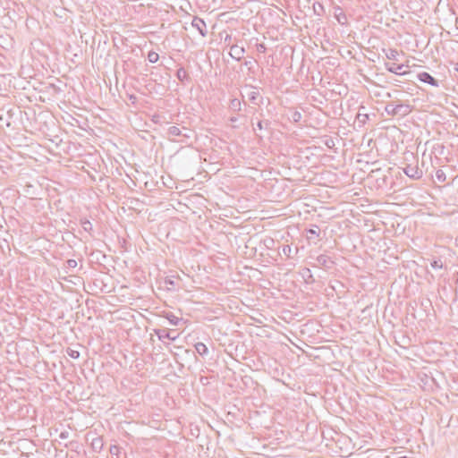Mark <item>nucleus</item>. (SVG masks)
Returning a JSON list of instances; mask_svg holds the SVG:
<instances>
[{
  "instance_id": "nucleus-1",
  "label": "nucleus",
  "mask_w": 458,
  "mask_h": 458,
  "mask_svg": "<svg viewBox=\"0 0 458 458\" xmlns=\"http://www.w3.org/2000/svg\"><path fill=\"white\" fill-rule=\"evenodd\" d=\"M411 159L413 161V164H406V165L403 168V173L411 179L419 180L422 177L423 172L419 167L418 159L412 153H410L408 157H405L406 161H410Z\"/></svg>"
},
{
  "instance_id": "nucleus-2",
  "label": "nucleus",
  "mask_w": 458,
  "mask_h": 458,
  "mask_svg": "<svg viewBox=\"0 0 458 458\" xmlns=\"http://www.w3.org/2000/svg\"><path fill=\"white\" fill-rule=\"evenodd\" d=\"M192 131L187 127L184 126H170L167 130V135L171 140H177V137H182L185 139H190L192 136Z\"/></svg>"
},
{
  "instance_id": "nucleus-3",
  "label": "nucleus",
  "mask_w": 458,
  "mask_h": 458,
  "mask_svg": "<svg viewBox=\"0 0 458 458\" xmlns=\"http://www.w3.org/2000/svg\"><path fill=\"white\" fill-rule=\"evenodd\" d=\"M411 111V106L402 103L400 100H395L394 116L402 118L408 115Z\"/></svg>"
},
{
  "instance_id": "nucleus-4",
  "label": "nucleus",
  "mask_w": 458,
  "mask_h": 458,
  "mask_svg": "<svg viewBox=\"0 0 458 458\" xmlns=\"http://www.w3.org/2000/svg\"><path fill=\"white\" fill-rule=\"evenodd\" d=\"M191 26L195 28L202 37H205L208 34L207 25L203 19L195 16L192 19Z\"/></svg>"
},
{
  "instance_id": "nucleus-5",
  "label": "nucleus",
  "mask_w": 458,
  "mask_h": 458,
  "mask_svg": "<svg viewBox=\"0 0 458 458\" xmlns=\"http://www.w3.org/2000/svg\"><path fill=\"white\" fill-rule=\"evenodd\" d=\"M250 88V92L247 93V97L249 100L253 104L259 106L261 104L262 97L259 92L257 90V88L254 86H248Z\"/></svg>"
},
{
  "instance_id": "nucleus-6",
  "label": "nucleus",
  "mask_w": 458,
  "mask_h": 458,
  "mask_svg": "<svg viewBox=\"0 0 458 458\" xmlns=\"http://www.w3.org/2000/svg\"><path fill=\"white\" fill-rule=\"evenodd\" d=\"M156 334L160 340L169 339L174 341L178 337V335L175 334L174 330L159 329L156 330Z\"/></svg>"
},
{
  "instance_id": "nucleus-7",
  "label": "nucleus",
  "mask_w": 458,
  "mask_h": 458,
  "mask_svg": "<svg viewBox=\"0 0 458 458\" xmlns=\"http://www.w3.org/2000/svg\"><path fill=\"white\" fill-rule=\"evenodd\" d=\"M417 77L422 82L428 83L434 87L438 86V81L427 72L419 73Z\"/></svg>"
},
{
  "instance_id": "nucleus-8",
  "label": "nucleus",
  "mask_w": 458,
  "mask_h": 458,
  "mask_svg": "<svg viewBox=\"0 0 458 458\" xmlns=\"http://www.w3.org/2000/svg\"><path fill=\"white\" fill-rule=\"evenodd\" d=\"M386 68L388 72L398 74V75H404L407 73L406 71H403L404 65L403 64H386Z\"/></svg>"
},
{
  "instance_id": "nucleus-9",
  "label": "nucleus",
  "mask_w": 458,
  "mask_h": 458,
  "mask_svg": "<svg viewBox=\"0 0 458 458\" xmlns=\"http://www.w3.org/2000/svg\"><path fill=\"white\" fill-rule=\"evenodd\" d=\"M245 49L242 47L233 45L230 49V55L235 60H241L243 57Z\"/></svg>"
},
{
  "instance_id": "nucleus-10",
  "label": "nucleus",
  "mask_w": 458,
  "mask_h": 458,
  "mask_svg": "<svg viewBox=\"0 0 458 458\" xmlns=\"http://www.w3.org/2000/svg\"><path fill=\"white\" fill-rule=\"evenodd\" d=\"M316 260H317L318 266L323 267L326 268H331L332 266L334 265V261L328 256L324 255V254L318 256Z\"/></svg>"
},
{
  "instance_id": "nucleus-11",
  "label": "nucleus",
  "mask_w": 458,
  "mask_h": 458,
  "mask_svg": "<svg viewBox=\"0 0 458 458\" xmlns=\"http://www.w3.org/2000/svg\"><path fill=\"white\" fill-rule=\"evenodd\" d=\"M90 446L93 452L100 453L104 447V441L101 437H95L91 439Z\"/></svg>"
},
{
  "instance_id": "nucleus-12",
  "label": "nucleus",
  "mask_w": 458,
  "mask_h": 458,
  "mask_svg": "<svg viewBox=\"0 0 458 458\" xmlns=\"http://www.w3.org/2000/svg\"><path fill=\"white\" fill-rule=\"evenodd\" d=\"M109 452L112 455V458H125L126 457L125 453H123V454L122 455L121 447L116 445H111L109 448Z\"/></svg>"
},
{
  "instance_id": "nucleus-13",
  "label": "nucleus",
  "mask_w": 458,
  "mask_h": 458,
  "mask_svg": "<svg viewBox=\"0 0 458 458\" xmlns=\"http://www.w3.org/2000/svg\"><path fill=\"white\" fill-rule=\"evenodd\" d=\"M176 77L177 79L182 81V82H184L185 81H189L190 77L188 75V72H186V70L182 67L179 68L176 72Z\"/></svg>"
},
{
  "instance_id": "nucleus-14",
  "label": "nucleus",
  "mask_w": 458,
  "mask_h": 458,
  "mask_svg": "<svg viewBox=\"0 0 458 458\" xmlns=\"http://www.w3.org/2000/svg\"><path fill=\"white\" fill-rule=\"evenodd\" d=\"M229 107L233 112H240L242 109V102L238 98H233L230 101Z\"/></svg>"
},
{
  "instance_id": "nucleus-15",
  "label": "nucleus",
  "mask_w": 458,
  "mask_h": 458,
  "mask_svg": "<svg viewBox=\"0 0 458 458\" xmlns=\"http://www.w3.org/2000/svg\"><path fill=\"white\" fill-rule=\"evenodd\" d=\"M195 349H196L197 352L201 356L206 355L208 352V347L203 343H197L195 344Z\"/></svg>"
},
{
  "instance_id": "nucleus-16",
  "label": "nucleus",
  "mask_w": 458,
  "mask_h": 458,
  "mask_svg": "<svg viewBox=\"0 0 458 458\" xmlns=\"http://www.w3.org/2000/svg\"><path fill=\"white\" fill-rule=\"evenodd\" d=\"M320 233V229L318 225H313L311 228L307 230L308 238L311 239L312 236H318Z\"/></svg>"
},
{
  "instance_id": "nucleus-17",
  "label": "nucleus",
  "mask_w": 458,
  "mask_h": 458,
  "mask_svg": "<svg viewBox=\"0 0 458 458\" xmlns=\"http://www.w3.org/2000/svg\"><path fill=\"white\" fill-rule=\"evenodd\" d=\"M397 55H398V51L396 49L389 48L386 51V56L387 59L396 60Z\"/></svg>"
},
{
  "instance_id": "nucleus-18",
  "label": "nucleus",
  "mask_w": 458,
  "mask_h": 458,
  "mask_svg": "<svg viewBox=\"0 0 458 458\" xmlns=\"http://www.w3.org/2000/svg\"><path fill=\"white\" fill-rule=\"evenodd\" d=\"M394 104H395V101H392V102L387 103L385 106V112L388 115L393 116V117H394Z\"/></svg>"
},
{
  "instance_id": "nucleus-19",
  "label": "nucleus",
  "mask_w": 458,
  "mask_h": 458,
  "mask_svg": "<svg viewBox=\"0 0 458 458\" xmlns=\"http://www.w3.org/2000/svg\"><path fill=\"white\" fill-rule=\"evenodd\" d=\"M159 59V55L157 53L154 52V51H150L148 52V60L152 63V64H155L158 61Z\"/></svg>"
},
{
  "instance_id": "nucleus-20",
  "label": "nucleus",
  "mask_w": 458,
  "mask_h": 458,
  "mask_svg": "<svg viewBox=\"0 0 458 458\" xmlns=\"http://www.w3.org/2000/svg\"><path fill=\"white\" fill-rule=\"evenodd\" d=\"M430 266L434 269H441V268H443L444 264H443V261L440 259H434L430 263Z\"/></svg>"
},
{
  "instance_id": "nucleus-21",
  "label": "nucleus",
  "mask_w": 458,
  "mask_h": 458,
  "mask_svg": "<svg viewBox=\"0 0 458 458\" xmlns=\"http://www.w3.org/2000/svg\"><path fill=\"white\" fill-rule=\"evenodd\" d=\"M166 318L169 320V322L174 325V326H176L178 325L179 321H180V318H177L176 316H174L173 313H168L167 316H166Z\"/></svg>"
},
{
  "instance_id": "nucleus-22",
  "label": "nucleus",
  "mask_w": 458,
  "mask_h": 458,
  "mask_svg": "<svg viewBox=\"0 0 458 458\" xmlns=\"http://www.w3.org/2000/svg\"><path fill=\"white\" fill-rule=\"evenodd\" d=\"M81 226L86 232H90L93 229L92 224L87 219L81 220Z\"/></svg>"
},
{
  "instance_id": "nucleus-23",
  "label": "nucleus",
  "mask_w": 458,
  "mask_h": 458,
  "mask_svg": "<svg viewBox=\"0 0 458 458\" xmlns=\"http://www.w3.org/2000/svg\"><path fill=\"white\" fill-rule=\"evenodd\" d=\"M270 126V122L268 120L267 121H259L258 123H257V127L259 130H263V129H268Z\"/></svg>"
},
{
  "instance_id": "nucleus-24",
  "label": "nucleus",
  "mask_w": 458,
  "mask_h": 458,
  "mask_svg": "<svg viewBox=\"0 0 458 458\" xmlns=\"http://www.w3.org/2000/svg\"><path fill=\"white\" fill-rule=\"evenodd\" d=\"M436 177L438 180V182H445V179H446L445 172L441 169H439L436 172Z\"/></svg>"
},
{
  "instance_id": "nucleus-25",
  "label": "nucleus",
  "mask_w": 458,
  "mask_h": 458,
  "mask_svg": "<svg viewBox=\"0 0 458 458\" xmlns=\"http://www.w3.org/2000/svg\"><path fill=\"white\" fill-rule=\"evenodd\" d=\"M66 352L72 359H78L80 357V352L79 351H76V350H73V349H71V348H67Z\"/></svg>"
},
{
  "instance_id": "nucleus-26",
  "label": "nucleus",
  "mask_w": 458,
  "mask_h": 458,
  "mask_svg": "<svg viewBox=\"0 0 458 458\" xmlns=\"http://www.w3.org/2000/svg\"><path fill=\"white\" fill-rule=\"evenodd\" d=\"M256 49L259 53H265L267 51V47L264 43H259L256 45Z\"/></svg>"
},
{
  "instance_id": "nucleus-27",
  "label": "nucleus",
  "mask_w": 458,
  "mask_h": 458,
  "mask_svg": "<svg viewBox=\"0 0 458 458\" xmlns=\"http://www.w3.org/2000/svg\"><path fill=\"white\" fill-rule=\"evenodd\" d=\"M292 118L294 122H299L301 118V114L298 111H294L292 114Z\"/></svg>"
},
{
  "instance_id": "nucleus-28",
  "label": "nucleus",
  "mask_w": 458,
  "mask_h": 458,
  "mask_svg": "<svg viewBox=\"0 0 458 458\" xmlns=\"http://www.w3.org/2000/svg\"><path fill=\"white\" fill-rule=\"evenodd\" d=\"M67 267L74 268L77 266V261L75 259H68L66 261Z\"/></svg>"
},
{
  "instance_id": "nucleus-29",
  "label": "nucleus",
  "mask_w": 458,
  "mask_h": 458,
  "mask_svg": "<svg viewBox=\"0 0 458 458\" xmlns=\"http://www.w3.org/2000/svg\"><path fill=\"white\" fill-rule=\"evenodd\" d=\"M283 253L289 256L291 252V247L289 245H284L282 250Z\"/></svg>"
},
{
  "instance_id": "nucleus-30",
  "label": "nucleus",
  "mask_w": 458,
  "mask_h": 458,
  "mask_svg": "<svg viewBox=\"0 0 458 458\" xmlns=\"http://www.w3.org/2000/svg\"><path fill=\"white\" fill-rule=\"evenodd\" d=\"M244 65L248 66L249 72H254L252 70V62L251 61H245Z\"/></svg>"
},
{
  "instance_id": "nucleus-31",
  "label": "nucleus",
  "mask_w": 458,
  "mask_h": 458,
  "mask_svg": "<svg viewBox=\"0 0 458 458\" xmlns=\"http://www.w3.org/2000/svg\"><path fill=\"white\" fill-rule=\"evenodd\" d=\"M60 438L65 439L69 437V432L67 430L62 431L59 435Z\"/></svg>"
},
{
  "instance_id": "nucleus-32",
  "label": "nucleus",
  "mask_w": 458,
  "mask_h": 458,
  "mask_svg": "<svg viewBox=\"0 0 458 458\" xmlns=\"http://www.w3.org/2000/svg\"><path fill=\"white\" fill-rule=\"evenodd\" d=\"M231 122H236L237 121V118L236 117H231Z\"/></svg>"
},
{
  "instance_id": "nucleus-33",
  "label": "nucleus",
  "mask_w": 458,
  "mask_h": 458,
  "mask_svg": "<svg viewBox=\"0 0 458 458\" xmlns=\"http://www.w3.org/2000/svg\"><path fill=\"white\" fill-rule=\"evenodd\" d=\"M455 71L458 72V63L455 64Z\"/></svg>"
},
{
  "instance_id": "nucleus-34",
  "label": "nucleus",
  "mask_w": 458,
  "mask_h": 458,
  "mask_svg": "<svg viewBox=\"0 0 458 458\" xmlns=\"http://www.w3.org/2000/svg\"><path fill=\"white\" fill-rule=\"evenodd\" d=\"M167 283L170 284H174L173 281H168Z\"/></svg>"
},
{
  "instance_id": "nucleus-35",
  "label": "nucleus",
  "mask_w": 458,
  "mask_h": 458,
  "mask_svg": "<svg viewBox=\"0 0 458 458\" xmlns=\"http://www.w3.org/2000/svg\"><path fill=\"white\" fill-rule=\"evenodd\" d=\"M386 96H387L388 98H391V97H392L390 93H387V94H386Z\"/></svg>"
}]
</instances>
